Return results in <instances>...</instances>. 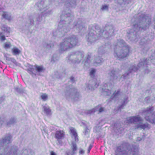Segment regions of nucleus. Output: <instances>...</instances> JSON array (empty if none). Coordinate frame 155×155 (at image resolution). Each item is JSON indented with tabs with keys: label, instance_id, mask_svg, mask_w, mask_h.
I'll return each instance as SVG.
<instances>
[{
	"label": "nucleus",
	"instance_id": "1",
	"mask_svg": "<svg viewBox=\"0 0 155 155\" xmlns=\"http://www.w3.org/2000/svg\"><path fill=\"white\" fill-rule=\"evenodd\" d=\"M73 35V37L64 39V41L61 44V47L64 48L66 47L65 49L67 50L76 46L78 40Z\"/></svg>",
	"mask_w": 155,
	"mask_h": 155
},
{
	"label": "nucleus",
	"instance_id": "2",
	"mask_svg": "<svg viewBox=\"0 0 155 155\" xmlns=\"http://www.w3.org/2000/svg\"><path fill=\"white\" fill-rule=\"evenodd\" d=\"M153 110V107L147 108L144 111V112L146 113L145 118L146 120L149 121L151 124H155V114L153 113L151 114L150 115H148L149 114H151Z\"/></svg>",
	"mask_w": 155,
	"mask_h": 155
},
{
	"label": "nucleus",
	"instance_id": "3",
	"mask_svg": "<svg viewBox=\"0 0 155 155\" xmlns=\"http://www.w3.org/2000/svg\"><path fill=\"white\" fill-rule=\"evenodd\" d=\"M54 138L59 144L62 143V140L66 137V134L63 130H56L54 134Z\"/></svg>",
	"mask_w": 155,
	"mask_h": 155
},
{
	"label": "nucleus",
	"instance_id": "4",
	"mask_svg": "<svg viewBox=\"0 0 155 155\" xmlns=\"http://www.w3.org/2000/svg\"><path fill=\"white\" fill-rule=\"evenodd\" d=\"M130 49L127 46H124L120 51V54L118 55L117 53H115V56H117L118 59L121 60L128 55Z\"/></svg>",
	"mask_w": 155,
	"mask_h": 155
},
{
	"label": "nucleus",
	"instance_id": "5",
	"mask_svg": "<svg viewBox=\"0 0 155 155\" xmlns=\"http://www.w3.org/2000/svg\"><path fill=\"white\" fill-rule=\"evenodd\" d=\"M127 121L128 123H135L137 122H141L143 121V120L141 117L137 116L129 117Z\"/></svg>",
	"mask_w": 155,
	"mask_h": 155
},
{
	"label": "nucleus",
	"instance_id": "6",
	"mask_svg": "<svg viewBox=\"0 0 155 155\" xmlns=\"http://www.w3.org/2000/svg\"><path fill=\"white\" fill-rule=\"evenodd\" d=\"M70 131L71 133L74 136L75 140L76 141L77 140H78L77 133L74 128L73 127H71L70 128Z\"/></svg>",
	"mask_w": 155,
	"mask_h": 155
},
{
	"label": "nucleus",
	"instance_id": "7",
	"mask_svg": "<svg viewBox=\"0 0 155 155\" xmlns=\"http://www.w3.org/2000/svg\"><path fill=\"white\" fill-rule=\"evenodd\" d=\"M2 17L8 20L9 21H10L12 20V18L11 16H10L8 13L6 12H3L2 15Z\"/></svg>",
	"mask_w": 155,
	"mask_h": 155
},
{
	"label": "nucleus",
	"instance_id": "8",
	"mask_svg": "<svg viewBox=\"0 0 155 155\" xmlns=\"http://www.w3.org/2000/svg\"><path fill=\"white\" fill-rule=\"evenodd\" d=\"M137 128H140L143 129H145L147 128L149 129L150 127L149 124L147 123L143 124L141 123L137 126Z\"/></svg>",
	"mask_w": 155,
	"mask_h": 155
},
{
	"label": "nucleus",
	"instance_id": "9",
	"mask_svg": "<svg viewBox=\"0 0 155 155\" xmlns=\"http://www.w3.org/2000/svg\"><path fill=\"white\" fill-rule=\"evenodd\" d=\"M71 149L72 150V155L76 153V151L77 150V147L76 143L74 142L72 143Z\"/></svg>",
	"mask_w": 155,
	"mask_h": 155
},
{
	"label": "nucleus",
	"instance_id": "10",
	"mask_svg": "<svg viewBox=\"0 0 155 155\" xmlns=\"http://www.w3.org/2000/svg\"><path fill=\"white\" fill-rule=\"evenodd\" d=\"M11 137V135H9L8 137H6L4 139H3L2 140V142L3 143H8L10 142Z\"/></svg>",
	"mask_w": 155,
	"mask_h": 155
},
{
	"label": "nucleus",
	"instance_id": "11",
	"mask_svg": "<svg viewBox=\"0 0 155 155\" xmlns=\"http://www.w3.org/2000/svg\"><path fill=\"white\" fill-rule=\"evenodd\" d=\"M44 111L47 115H51V110L50 109L48 106H44L43 107Z\"/></svg>",
	"mask_w": 155,
	"mask_h": 155
},
{
	"label": "nucleus",
	"instance_id": "12",
	"mask_svg": "<svg viewBox=\"0 0 155 155\" xmlns=\"http://www.w3.org/2000/svg\"><path fill=\"white\" fill-rule=\"evenodd\" d=\"M1 29L2 31L8 33H9L11 31V29L10 27H6L5 25H3Z\"/></svg>",
	"mask_w": 155,
	"mask_h": 155
},
{
	"label": "nucleus",
	"instance_id": "13",
	"mask_svg": "<svg viewBox=\"0 0 155 155\" xmlns=\"http://www.w3.org/2000/svg\"><path fill=\"white\" fill-rule=\"evenodd\" d=\"M12 51L13 54L14 55H19L20 53V51L16 47L13 48Z\"/></svg>",
	"mask_w": 155,
	"mask_h": 155
},
{
	"label": "nucleus",
	"instance_id": "14",
	"mask_svg": "<svg viewBox=\"0 0 155 155\" xmlns=\"http://www.w3.org/2000/svg\"><path fill=\"white\" fill-rule=\"evenodd\" d=\"M120 90L118 91H114L112 95L111 96V98L112 99L114 98L117 97L120 95Z\"/></svg>",
	"mask_w": 155,
	"mask_h": 155
},
{
	"label": "nucleus",
	"instance_id": "15",
	"mask_svg": "<svg viewBox=\"0 0 155 155\" xmlns=\"http://www.w3.org/2000/svg\"><path fill=\"white\" fill-rule=\"evenodd\" d=\"M35 70L38 72L42 71L44 69L43 67L41 66H37L35 67Z\"/></svg>",
	"mask_w": 155,
	"mask_h": 155
},
{
	"label": "nucleus",
	"instance_id": "16",
	"mask_svg": "<svg viewBox=\"0 0 155 155\" xmlns=\"http://www.w3.org/2000/svg\"><path fill=\"white\" fill-rule=\"evenodd\" d=\"M138 149L137 147H133L131 148V152H133L132 154L134 155L136 154V152L138 151Z\"/></svg>",
	"mask_w": 155,
	"mask_h": 155
},
{
	"label": "nucleus",
	"instance_id": "17",
	"mask_svg": "<svg viewBox=\"0 0 155 155\" xmlns=\"http://www.w3.org/2000/svg\"><path fill=\"white\" fill-rule=\"evenodd\" d=\"M41 97L43 101H45L47 99L48 96L47 94L44 93L41 95Z\"/></svg>",
	"mask_w": 155,
	"mask_h": 155
},
{
	"label": "nucleus",
	"instance_id": "18",
	"mask_svg": "<svg viewBox=\"0 0 155 155\" xmlns=\"http://www.w3.org/2000/svg\"><path fill=\"white\" fill-rule=\"evenodd\" d=\"M9 44L7 43H5L4 44V48H10L11 46V45L10 44V43L9 42Z\"/></svg>",
	"mask_w": 155,
	"mask_h": 155
},
{
	"label": "nucleus",
	"instance_id": "19",
	"mask_svg": "<svg viewBox=\"0 0 155 155\" xmlns=\"http://www.w3.org/2000/svg\"><path fill=\"white\" fill-rule=\"evenodd\" d=\"M96 70L94 69H92L90 72V76H94V74Z\"/></svg>",
	"mask_w": 155,
	"mask_h": 155
},
{
	"label": "nucleus",
	"instance_id": "20",
	"mask_svg": "<svg viewBox=\"0 0 155 155\" xmlns=\"http://www.w3.org/2000/svg\"><path fill=\"white\" fill-rule=\"evenodd\" d=\"M5 40L6 38L4 35H2L0 37V40L3 41Z\"/></svg>",
	"mask_w": 155,
	"mask_h": 155
},
{
	"label": "nucleus",
	"instance_id": "21",
	"mask_svg": "<svg viewBox=\"0 0 155 155\" xmlns=\"http://www.w3.org/2000/svg\"><path fill=\"white\" fill-rule=\"evenodd\" d=\"M108 8V6L107 5H104L102 6V8H101L103 10H104L105 9H107Z\"/></svg>",
	"mask_w": 155,
	"mask_h": 155
},
{
	"label": "nucleus",
	"instance_id": "22",
	"mask_svg": "<svg viewBox=\"0 0 155 155\" xmlns=\"http://www.w3.org/2000/svg\"><path fill=\"white\" fill-rule=\"evenodd\" d=\"M121 150V146H119L117 147V151H118L119 152H121V151H120V150Z\"/></svg>",
	"mask_w": 155,
	"mask_h": 155
},
{
	"label": "nucleus",
	"instance_id": "23",
	"mask_svg": "<svg viewBox=\"0 0 155 155\" xmlns=\"http://www.w3.org/2000/svg\"><path fill=\"white\" fill-rule=\"evenodd\" d=\"M79 153L80 154H83L84 153V151L82 150H81L79 151Z\"/></svg>",
	"mask_w": 155,
	"mask_h": 155
},
{
	"label": "nucleus",
	"instance_id": "24",
	"mask_svg": "<svg viewBox=\"0 0 155 155\" xmlns=\"http://www.w3.org/2000/svg\"><path fill=\"white\" fill-rule=\"evenodd\" d=\"M93 147V145L91 144H90L89 147V149L88 150L90 151Z\"/></svg>",
	"mask_w": 155,
	"mask_h": 155
},
{
	"label": "nucleus",
	"instance_id": "25",
	"mask_svg": "<svg viewBox=\"0 0 155 155\" xmlns=\"http://www.w3.org/2000/svg\"><path fill=\"white\" fill-rule=\"evenodd\" d=\"M104 110V108H103V107H101L99 110V111L100 112H101L102 111H103Z\"/></svg>",
	"mask_w": 155,
	"mask_h": 155
},
{
	"label": "nucleus",
	"instance_id": "26",
	"mask_svg": "<svg viewBox=\"0 0 155 155\" xmlns=\"http://www.w3.org/2000/svg\"><path fill=\"white\" fill-rule=\"evenodd\" d=\"M50 153V155H56V153L53 151H51Z\"/></svg>",
	"mask_w": 155,
	"mask_h": 155
},
{
	"label": "nucleus",
	"instance_id": "27",
	"mask_svg": "<svg viewBox=\"0 0 155 155\" xmlns=\"http://www.w3.org/2000/svg\"><path fill=\"white\" fill-rule=\"evenodd\" d=\"M143 18H144L146 20L147 19V18H146L145 16H144V17H143Z\"/></svg>",
	"mask_w": 155,
	"mask_h": 155
},
{
	"label": "nucleus",
	"instance_id": "28",
	"mask_svg": "<svg viewBox=\"0 0 155 155\" xmlns=\"http://www.w3.org/2000/svg\"><path fill=\"white\" fill-rule=\"evenodd\" d=\"M2 32H0V36L2 35Z\"/></svg>",
	"mask_w": 155,
	"mask_h": 155
},
{
	"label": "nucleus",
	"instance_id": "29",
	"mask_svg": "<svg viewBox=\"0 0 155 155\" xmlns=\"http://www.w3.org/2000/svg\"><path fill=\"white\" fill-rule=\"evenodd\" d=\"M146 17H147V18H148V17L147 16Z\"/></svg>",
	"mask_w": 155,
	"mask_h": 155
}]
</instances>
